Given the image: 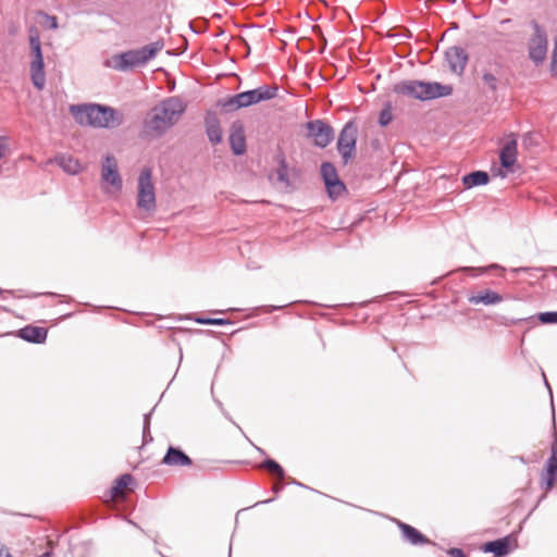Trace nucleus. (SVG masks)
Listing matches in <instances>:
<instances>
[{
    "label": "nucleus",
    "mask_w": 557,
    "mask_h": 557,
    "mask_svg": "<svg viewBox=\"0 0 557 557\" xmlns=\"http://www.w3.org/2000/svg\"><path fill=\"white\" fill-rule=\"evenodd\" d=\"M186 110L184 102L177 97H169L154 106L143 123V137L159 138L172 128Z\"/></svg>",
    "instance_id": "f257e3e1"
},
{
    "label": "nucleus",
    "mask_w": 557,
    "mask_h": 557,
    "mask_svg": "<svg viewBox=\"0 0 557 557\" xmlns=\"http://www.w3.org/2000/svg\"><path fill=\"white\" fill-rule=\"evenodd\" d=\"M52 556V550H48L44 554H41L39 557H51Z\"/></svg>",
    "instance_id": "c03bdc74"
},
{
    "label": "nucleus",
    "mask_w": 557,
    "mask_h": 557,
    "mask_svg": "<svg viewBox=\"0 0 557 557\" xmlns=\"http://www.w3.org/2000/svg\"><path fill=\"white\" fill-rule=\"evenodd\" d=\"M447 554L449 557H466L465 553L460 548H450Z\"/></svg>",
    "instance_id": "58836bf2"
},
{
    "label": "nucleus",
    "mask_w": 557,
    "mask_h": 557,
    "mask_svg": "<svg viewBox=\"0 0 557 557\" xmlns=\"http://www.w3.org/2000/svg\"><path fill=\"white\" fill-rule=\"evenodd\" d=\"M485 553H493L496 557H505L510 552V537L505 536L483 545Z\"/></svg>",
    "instance_id": "aec40b11"
},
{
    "label": "nucleus",
    "mask_w": 557,
    "mask_h": 557,
    "mask_svg": "<svg viewBox=\"0 0 557 557\" xmlns=\"http://www.w3.org/2000/svg\"><path fill=\"white\" fill-rule=\"evenodd\" d=\"M230 146L235 156H242L246 151V138L240 125H233L230 134Z\"/></svg>",
    "instance_id": "a211bd4d"
},
{
    "label": "nucleus",
    "mask_w": 557,
    "mask_h": 557,
    "mask_svg": "<svg viewBox=\"0 0 557 557\" xmlns=\"http://www.w3.org/2000/svg\"><path fill=\"white\" fill-rule=\"evenodd\" d=\"M137 207L140 210L153 211L157 207L152 170L144 168L140 171L137 184Z\"/></svg>",
    "instance_id": "39448f33"
},
{
    "label": "nucleus",
    "mask_w": 557,
    "mask_h": 557,
    "mask_svg": "<svg viewBox=\"0 0 557 557\" xmlns=\"http://www.w3.org/2000/svg\"><path fill=\"white\" fill-rule=\"evenodd\" d=\"M195 321L205 325H224L231 324V321L222 318H196Z\"/></svg>",
    "instance_id": "c756f323"
},
{
    "label": "nucleus",
    "mask_w": 557,
    "mask_h": 557,
    "mask_svg": "<svg viewBox=\"0 0 557 557\" xmlns=\"http://www.w3.org/2000/svg\"><path fill=\"white\" fill-rule=\"evenodd\" d=\"M530 140H531V134L528 133L523 136L522 141L524 145H527V143H530Z\"/></svg>",
    "instance_id": "37998d69"
},
{
    "label": "nucleus",
    "mask_w": 557,
    "mask_h": 557,
    "mask_svg": "<svg viewBox=\"0 0 557 557\" xmlns=\"http://www.w3.org/2000/svg\"><path fill=\"white\" fill-rule=\"evenodd\" d=\"M164 41L162 39L150 42L139 49L127 50L125 52L114 54L109 66L119 72H127L137 66L146 65L150 60L163 49Z\"/></svg>",
    "instance_id": "7ed1b4c3"
},
{
    "label": "nucleus",
    "mask_w": 557,
    "mask_h": 557,
    "mask_svg": "<svg viewBox=\"0 0 557 557\" xmlns=\"http://www.w3.org/2000/svg\"><path fill=\"white\" fill-rule=\"evenodd\" d=\"M276 176L281 183L285 184L286 186L289 185L288 165H287L285 158H281L278 161V166L276 169Z\"/></svg>",
    "instance_id": "cd10ccee"
},
{
    "label": "nucleus",
    "mask_w": 557,
    "mask_h": 557,
    "mask_svg": "<svg viewBox=\"0 0 557 557\" xmlns=\"http://www.w3.org/2000/svg\"><path fill=\"white\" fill-rule=\"evenodd\" d=\"M29 46L33 55V60L30 62V78L34 86L38 90H42L46 85V73L41 44L37 34L29 36Z\"/></svg>",
    "instance_id": "6e6552de"
},
{
    "label": "nucleus",
    "mask_w": 557,
    "mask_h": 557,
    "mask_svg": "<svg viewBox=\"0 0 557 557\" xmlns=\"http://www.w3.org/2000/svg\"><path fill=\"white\" fill-rule=\"evenodd\" d=\"M482 81H483L484 85L487 86V88L491 91H496L497 90L498 79L491 72H484L482 74Z\"/></svg>",
    "instance_id": "c85d7f7f"
},
{
    "label": "nucleus",
    "mask_w": 557,
    "mask_h": 557,
    "mask_svg": "<svg viewBox=\"0 0 557 557\" xmlns=\"http://www.w3.org/2000/svg\"><path fill=\"white\" fill-rule=\"evenodd\" d=\"M57 161L62 170L71 175H75L82 171V165L78 160L71 156H60L57 158Z\"/></svg>",
    "instance_id": "b1692460"
},
{
    "label": "nucleus",
    "mask_w": 557,
    "mask_h": 557,
    "mask_svg": "<svg viewBox=\"0 0 557 557\" xmlns=\"http://www.w3.org/2000/svg\"><path fill=\"white\" fill-rule=\"evenodd\" d=\"M537 319L543 324H556L557 323V311L541 312L537 314Z\"/></svg>",
    "instance_id": "473e14b6"
},
{
    "label": "nucleus",
    "mask_w": 557,
    "mask_h": 557,
    "mask_svg": "<svg viewBox=\"0 0 557 557\" xmlns=\"http://www.w3.org/2000/svg\"><path fill=\"white\" fill-rule=\"evenodd\" d=\"M397 525L401 531L404 541H406L407 543L414 546L431 543V541L425 535H423L419 530H417L412 525L399 520L397 521Z\"/></svg>",
    "instance_id": "4468645a"
},
{
    "label": "nucleus",
    "mask_w": 557,
    "mask_h": 557,
    "mask_svg": "<svg viewBox=\"0 0 557 557\" xmlns=\"http://www.w3.org/2000/svg\"><path fill=\"white\" fill-rule=\"evenodd\" d=\"M101 178L103 182L112 185L116 190H121L123 187V182L117 169V161L111 154L104 157L101 168Z\"/></svg>",
    "instance_id": "9b49d317"
},
{
    "label": "nucleus",
    "mask_w": 557,
    "mask_h": 557,
    "mask_svg": "<svg viewBox=\"0 0 557 557\" xmlns=\"http://www.w3.org/2000/svg\"><path fill=\"white\" fill-rule=\"evenodd\" d=\"M20 338L34 344H42L47 339L48 331L41 326L26 325L17 331Z\"/></svg>",
    "instance_id": "f3484780"
},
{
    "label": "nucleus",
    "mask_w": 557,
    "mask_h": 557,
    "mask_svg": "<svg viewBox=\"0 0 557 557\" xmlns=\"http://www.w3.org/2000/svg\"><path fill=\"white\" fill-rule=\"evenodd\" d=\"M281 490H282V485H274V486H273V491H274V493H276V494H277V493H280V491H281Z\"/></svg>",
    "instance_id": "a18cd8bd"
},
{
    "label": "nucleus",
    "mask_w": 557,
    "mask_h": 557,
    "mask_svg": "<svg viewBox=\"0 0 557 557\" xmlns=\"http://www.w3.org/2000/svg\"><path fill=\"white\" fill-rule=\"evenodd\" d=\"M0 557H13L9 548L4 545L0 547Z\"/></svg>",
    "instance_id": "ea45409f"
},
{
    "label": "nucleus",
    "mask_w": 557,
    "mask_h": 557,
    "mask_svg": "<svg viewBox=\"0 0 557 557\" xmlns=\"http://www.w3.org/2000/svg\"><path fill=\"white\" fill-rule=\"evenodd\" d=\"M261 467L268 470L271 474L275 475L277 479L283 480L285 476V471L281 467L278 462L274 459L268 458L262 463Z\"/></svg>",
    "instance_id": "393cba45"
},
{
    "label": "nucleus",
    "mask_w": 557,
    "mask_h": 557,
    "mask_svg": "<svg viewBox=\"0 0 557 557\" xmlns=\"http://www.w3.org/2000/svg\"><path fill=\"white\" fill-rule=\"evenodd\" d=\"M535 271H540V270L536 269V268H525V267H520V268L511 269V272H513L516 274L521 273V272H525V273L532 274V272H535Z\"/></svg>",
    "instance_id": "e433bc0d"
},
{
    "label": "nucleus",
    "mask_w": 557,
    "mask_h": 557,
    "mask_svg": "<svg viewBox=\"0 0 557 557\" xmlns=\"http://www.w3.org/2000/svg\"><path fill=\"white\" fill-rule=\"evenodd\" d=\"M150 418H151V412H148L144 416V428H143L144 443H148V442L152 441V436L150 434Z\"/></svg>",
    "instance_id": "72a5a7b5"
},
{
    "label": "nucleus",
    "mask_w": 557,
    "mask_h": 557,
    "mask_svg": "<svg viewBox=\"0 0 557 557\" xmlns=\"http://www.w3.org/2000/svg\"><path fill=\"white\" fill-rule=\"evenodd\" d=\"M133 482V476L128 473L120 475L115 480V485L112 487V495L117 496L124 488H126Z\"/></svg>",
    "instance_id": "bb28decb"
},
{
    "label": "nucleus",
    "mask_w": 557,
    "mask_h": 557,
    "mask_svg": "<svg viewBox=\"0 0 557 557\" xmlns=\"http://www.w3.org/2000/svg\"><path fill=\"white\" fill-rule=\"evenodd\" d=\"M468 301L472 305L483 304L485 306H493L503 301V296L492 289H484L476 295H471Z\"/></svg>",
    "instance_id": "6ab92c4d"
},
{
    "label": "nucleus",
    "mask_w": 557,
    "mask_h": 557,
    "mask_svg": "<svg viewBox=\"0 0 557 557\" xmlns=\"http://www.w3.org/2000/svg\"><path fill=\"white\" fill-rule=\"evenodd\" d=\"M531 25L534 33L528 41V53L529 59L534 63V65L539 66L543 64L546 59L548 40L546 32L537 22L532 21Z\"/></svg>",
    "instance_id": "0eeeda50"
},
{
    "label": "nucleus",
    "mask_w": 557,
    "mask_h": 557,
    "mask_svg": "<svg viewBox=\"0 0 557 557\" xmlns=\"http://www.w3.org/2000/svg\"><path fill=\"white\" fill-rule=\"evenodd\" d=\"M321 175L330 197L335 198L345 191L346 187L338 178L336 168L331 162L321 164Z\"/></svg>",
    "instance_id": "9d476101"
},
{
    "label": "nucleus",
    "mask_w": 557,
    "mask_h": 557,
    "mask_svg": "<svg viewBox=\"0 0 557 557\" xmlns=\"http://www.w3.org/2000/svg\"><path fill=\"white\" fill-rule=\"evenodd\" d=\"M420 81H404L395 85L394 91L421 100Z\"/></svg>",
    "instance_id": "412c9836"
},
{
    "label": "nucleus",
    "mask_w": 557,
    "mask_h": 557,
    "mask_svg": "<svg viewBox=\"0 0 557 557\" xmlns=\"http://www.w3.org/2000/svg\"><path fill=\"white\" fill-rule=\"evenodd\" d=\"M557 482V467L555 466H549V468L546 467V480H545V484H546V490H550L554 484Z\"/></svg>",
    "instance_id": "7c9ffc66"
},
{
    "label": "nucleus",
    "mask_w": 557,
    "mask_h": 557,
    "mask_svg": "<svg viewBox=\"0 0 557 557\" xmlns=\"http://www.w3.org/2000/svg\"><path fill=\"white\" fill-rule=\"evenodd\" d=\"M357 138L358 125L355 120H350L342 128L336 144L344 164H348L356 157Z\"/></svg>",
    "instance_id": "423d86ee"
},
{
    "label": "nucleus",
    "mask_w": 557,
    "mask_h": 557,
    "mask_svg": "<svg viewBox=\"0 0 557 557\" xmlns=\"http://www.w3.org/2000/svg\"><path fill=\"white\" fill-rule=\"evenodd\" d=\"M276 85H262L258 88L243 91L230 97L223 104L228 110L247 108L261 101L271 100L277 96Z\"/></svg>",
    "instance_id": "20e7f679"
},
{
    "label": "nucleus",
    "mask_w": 557,
    "mask_h": 557,
    "mask_svg": "<svg viewBox=\"0 0 557 557\" xmlns=\"http://www.w3.org/2000/svg\"><path fill=\"white\" fill-rule=\"evenodd\" d=\"M230 550H232V548L230 547ZM228 557H231V552H228Z\"/></svg>",
    "instance_id": "8fccbe9b"
},
{
    "label": "nucleus",
    "mask_w": 557,
    "mask_h": 557,
    "mask_svg": "<svg viewBox=\"0 0 557 557\" xmlns=\"http://www.w3.org/2000/svg\"><path fill=\"white\" fill-rule=\"evenodd\" d=\"M258 451L262 455H264V450L262 448L257 447Z\"/></svg>",
    "instance_id": "09e8293b"
},
{
    "label": "nucleus",
    "mask_w": 557,
    "mask_h": 557,
    "mask_svg": "<svg viewBox=\"0 0 557 557\" xmlns=\"http://www.w3.org/2000/svg\"><path fill=\"white\" fill-rule=\"evenodd\" d=\"M490 181V176L484 171H473L462 177V183L467 188L485 185Z\"/></svg>",
    "instance_id": "5701e85b"
},
{
    "label": "nucleus",
    "mask_w": 557,
    "mask_h": 557,
    "mask_svg": "<svg viewBox=\"0 0 557 557\" xmlns=\"http://www.w3.org/2000/svg\"><path fill=\"white\" fill-rule=\"evenodd\" d=\"M284 307H285V305H283V306H270V307L268 308L267 312H272V311H275V310L282 309V308H284Z\"/></svg>",
    "instance_id": "a19ab883"
},
{
    "label": "nucleus",
    "mask_w": 557,
    "mask_h": 557,
    "mask_svg": "<svg viewBox=\"0 0 557 557\" xmlns=\"http://www.w3.org/2000/svg\"><path fill=\"white\" fill-rule=\"evenodd\" d=\"M271 500H272V499H267V500L258 502V503H256V505L267 504V503H270Z\"/></svg>",
    "instance_id": "49530a36"
},
{
    "label": "nucleus",
    "mask_w": 557,
    "mask_h": 557,
    "mask_svg": "<svg viewBox=\"0 0 557 557\" xmlns=\"http://www.w3.org/2000/svg\"><path fill=\"white\" fill-rule=\"evenodd\" d=\"M557 467V442L552 446V455L547 459L546 467L549 468V466Z\"/></svg>",
    "instance_id": "c9c22d12"
},
{
    "label": "nucleus",
    "mask_w": 557,
    "mask_h": 557,
    "mask_svg": "<svg viewBox=\"0 0 557 557\" xmlns=\"http://www.w3.org/2000/svg\"><path fill=\"white\" fill-rule=\"evenodd\" d=\"M512 23V20L511 18H504L499 22V24L502 26H508V24H511Z\"/></svg>",
    "instance_id": "79ce46f5"
},
{
    "label": "nucleus",
    "mask_w": 557,
    "mask_h": 557,
    "mask_svg": "<svg viewBox=\"0 0 557 557\" xmlns=\"http://www.w3.org/2000/svg\"><path fill=\"white\" fill-rule=\"evenodd\" d=\"M421 100H432L441 97L450 96L453 87L450 85H443L437 82H422L420 81Z\"/></svg>",
    "instance_id": "f8f14e48"
},
{
    "label": "nucleus",
    "mask_w": 557,
    "mask_h": 557,
    "mask_svg": "<svg viewBox=\"0 0 557 557\" xmlns=\"http://www.w3.org/2000/svg\"><path fill=\"white\" fill-rule=\"evenodd\" d=\"M162 463L172 467H187L191 466L193 461L180 447L169 446Z\"/></svg>",
    "instance_id": "2eb2a0df"
},
{
    "label": "nucleus",
    "mask_w": 557,
    "mask_h": 557,
    "mask_svg": "<svg viewBox=\"0 0 557 557\" xmlns=\"http://www.w3.org/2000/svg\"><path fill=\"white\" fill-rule=\"evenodd\" d=\"M499 160L503 168L509 170L511 169L517 161V138L515 135L508 139L503 146Z\"/></svg>",
    "instance_id": "dca6fc26"
},
{
    "label": "nucleus",
    "mask_w": 557,
    "mask_h": 557,
    "mask_svg": "<svg viewBox=\"0 0 557 557\" xmlns=\"http://www.w3.org/2000/svg\"><path fill=\"white\" fill-rule=\"evenodd\" d=\"M307 136L320 148H325L334 139L333 127L323 120L310 121L306 124Z\"/></svg>",
    "instance_id": "1a4fd4ad"
},
{
    "label": "nucleus",
    "mask_w": 557,
    "mask_h": 557,
    "mask_svg": "<svg viewBox=\"0 0 557 557\" xmlns=\"http://www.w3.org/2000/svg\"><path fill=\"white\" fill-rule=\"evenodd\" d=\"M545 385L547 386V388L549 389V394L552 395V389H550V386H549V384H548L546 379H545Z\"/></svg>",
    "instance_id": "de8ad7c7"
},
{
    "label": "nucleus",
    "mask_w": 557,
    "mask_h": 557,
    "mask_svg": "<svg viewBox=\"0 0 557 557\" xmlns=\"http://www.w3.org/2000/svg\"><path fill=\"white\" fill-rule=\"evenodd\" d=\"M206 133L212 144H219L222 140V131L219 120L215 116L206 119Z\"/></svg>",
    "instance_id": "4be33fe9"
},
{
    "label": "nucleus",
    "mask_w": 557,
    "mask_h": 557,
    "mask_svg": "<svg viewBox=\"0 0 557 557\" xmlns=\"http://www.w3.org/2000/svg\"><path fill=\"white\" fill-rule=\"evenodd\" d=\"M491 270H500V271H505V269L497 264V263H493L488 267H467V268H462V271L469 273L470 275L472 276H480V275H483L485 274L486 272L491 271Z\"/></svg>",
    "instance_id": "a878e982"
},
{
    "label": "nucleus",
    "mask_w": 557,
    "mask_h": 557,
    "mask_svg": "<svg viewBox=\"0 0 557 557\" xmlns=\"http://www.w3.org/2000/svg\"><path fill=\"white\" fill-rule=\"evenodd\" d=\"M7 140H8V137H5V136L0 137V159L5 156V152L8 150V146L5 144Z\"/></svg>",
    "instance_id": "4c0bfd02"
},
{
    "label": "nucleus",
    "mask_w": 557,
    "mask_h": 557,
    "mask_svg": "<svg viewBox=\"0 0 557 557\" xmlns=\"http://www.w3.org/2000/svg\"><path fill=\"white\" fill-rule=\"evenodd\" d=\"M552 72L557 71V36L554 38V48L552 52V62H550Z\"/></svg>",
    "instance_id": "f704fd0d"
},
{
    "label": "nucleus",
    "mask_w": 557,
    "mask_h": 557,
    "mask_svg": "<svg viewBox=\"0 0 557 557\" xmlns=\"http://www.w3.org/2000/svg\"><path fill=\"white\" fill-rule=\"evenodd\" d=\"M446 61L449 69L455 74L461 75L468 62V54L461 47H450L445 53Z\"/></svg>",
    "instance_id": "ddd939ff"
},
{
    "label": "nucleus",
    "mask_w": 557,
    "mask_h": 557,
    "mask_svg": "<svg viewBox=\"0 0 557 557\" xmlns=\"http://www.w3.org/2000/svg\"><path fill=\"white\" fill-rule=\"evenodd\" d=\"M70 112L83 126L113 128L123 122V115L116 109L98 103L72 104Z\"/></svg>",
    "instance_id": "f03ea898"
},
{
    "label": "nucleus",
    "mask_w": 557,
    "mask_h": 557,
    "mask_svg": "<svg viewBox=\"0 0 557 557\" xmlns=\"http://www.w3.org/2000/svg\"><path fill=\"white\" fill-rule=\"evenodd\" d=\"M393 120V114L391 110V106H386L383 108L379 115V124L383 127L387 126Z\"/></svg>",
    "instance_id": "2f4dec72"
}]
</instances>
